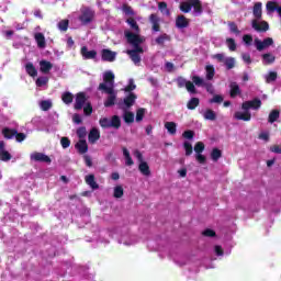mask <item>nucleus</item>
I'll return each mask as SVG.
<instances>
[{
    "mask_svg": "<svg viewBox=\"0 0 281 281\" xmlns=\"http://www.w3.org/2000/svg\"><path fill=\"white\" fill-rule=\"evenodd\" d=\"M126 23L134 32L133 33L132 31H125V37L127 38V43H130V45H133L134 47V49L127 50L126 54H128L134 65H139V63L142 61V57H139V54H144V48H142L140 45L146 41V38L139 35V25H137V22L133 18L127 19Z\"/></svg>",
    "mask_w": 281,
    "mask_h": 281,
    "instance_id": "obj_1",
    "label": "nucleus"
},
{
    "mask_svg": "<svg viewBox=\"0 0 281 281\" xmlns=\"http://www.w3.org/2000/svg\"><path fill=\"white\" fill-rule=\"evenodd\" d=\"M99 91L108 94L104 101V106H113L117 100V91L115 90V74L111 70H106L103 74V82L99 85Z\"/></svg>",
    "mask_w": 281,
    "mask_h": 281,
    "instance_id": "obj_2",
    "label": "nucleus"
},
{
    "mask_svg": "<svg viewBox=\"0 0 281 281\" xmlns=\"http://www.w3.org/2000/svg\"><path fill=\"white\" fill-rule=\"evenodd\" d=\"M262 102L259 99H255L252 101H246L241 105V111L235 113L236 120H243L244 122H249L251 120L250 109L254 111L260 109Z\"/></svg>",
    "mask_w": 281,
    "mask_h": 281,
    "instance_id": "obj_3",
    "label": "nucleus"
},
{
    "mask_svg": "<svg viewBox=\"0 0 281 281\" xmlns=\"http://www.w3.org/2000/svg\"><path fill=\"white\" fill-rule=\"evenodd\" d=\"M252 14L255 16V20L251 22L252 30H256V32H267L269 23L260 20L262 18V2H257L254 5Z\"/></svg>",
    "mask_w": 281,
    "mask_h": 281,
    "instance_id": "obj_4",
    "label": "nucleus"
},
{
    "mask_svg": "<svg viewBox=\"0 0 281 281\" xmlns=\"http://www.w3.org/2000/svg\"><path fill=\"white\" fill-rule=\"evenodd\" d=\"M137 89V86L135 85V81L133 79L128 80V85L123 89L125 93H130L122 102L119 103L120 109H123L126 111V109H131L133 104H135V100H137V95L131 91H135Z\"/></svg>",
    "mask_w": 281,
    "mask_h": 281,
    "instance_id": "obj_5",
    "label": "nucleus"
},
{
    "mask_svg": "<svg viewBox=\"0 0 281 281\" xmlns=\"http://www.w3.org/2000/svg\"><path fill=\"white\" fill-rule=\"evenodd\" d=\"M180 10L182 12H190V10H193V13L195 16H199L201 12H203V8L201 7V1L199 0H189L187 2L181 3Z\"/></svg>",
    "mask_w": 281,
    "mask_h": 281,
    "instance_id": "obj_6",
    "label": "nucleus"
},
{
    "mask_svg": "<svg viewBox=\"0 0 281 281\" xmlns=\"http://www.w3.org/2000/svg\"><path fill=\"white\" fill-rule=\"evenodd\" d=\"M101 128H120L122 126V121L120 120V116L114 115L111 120L103 117L99 121Z\"/></svg>",
    "mask_w": 281,
    "mask_h": 281,
    "instance_id": "obj_7",
    "label": "nucleus"
},
{
    "mask_svg": "<svg viewBox=\"0 0 281 281\" xmlns=\"http://www.w3.org/2000/svg\"><path fill=\"white\" fill-rule=\"evenodd\" d=\"M218 63H223L226 69H234L236 67V59L234 57H227L225 54H216L213 56Z\"/></svg>",
    "mask_w": 281,
    "mask_h": 281,
    "instance_id": "obj_8",
    "label": "nucleus"
},
{
    "mask_svg": "<svg viewBox=\"0 0 281 281\" xmlns=\"http://www.w3.org/2000/svg\"><path fill=\"white\" fill-rule=\"evenodd\" d=\"M273 45V38L267 37L263 41L259 38H255V47L258 52H262V49H269Z\"/></svg>",
    "mask_w": 281,
    "mask_h": 281,
    "instance_id": "obj_9",
    "label": "nucleus"
},
{
    "mask_svg": "<svg viewBox=\"0 0 281 281\" xmlns=\"http://www.w3.org/2000/svg\"><path fill=\"white\" fill-rule=\"evenodd\" d=\"M93 10L89 9V8H83L81 10V15L79 16V20L81 21V23H83V25H87L89 23H91V21H93Z\"/></svg>",
    "mask_w": 281,
    "mask_h": 281,
    "instance_id": "obj_10",
    "label": "nucleus"
},
{
    "mask_svg": "<svg viewBox=\"0 0 281 281\" xmlns=\"http://www.w3.org/2000/svg\"><path fill=\"white\" fill-rule=\"evenodd\" d=\"M205 150V145L202 142H199L194 146V153L195 154V159L199 164H205V156L201 153Z\"/></svg>",
    "mask_w": 281,
    "mask_h": 281,
    "instance_id": "obj_11",
    "label": "nucleus"
},
{
    "mask_svg": "<svg viewBox=\"0 0 281 281\" xmlns=\"http://www.w3.org/2000/svg\"><path fill=\"white\" fill-rule=\"evenodd\" d=\"M30 157H31V161H40L42 164H52V158H49V156L43 153L34 151L31 154Z\"/></svg>",
    "mask_w": 281,
    "mask_h": 281,
    "instance_id": "obj_12",
    "label": "nucleus"
},
{
    "mask_svg": "<svg viewBox=\"0 0 281 281\" xmlns=\"http://www.w3.org/2000/svg\"><path fill=\"white\" fill-rule=\"evenodd\" d=\"M80 54L83 60H95L98 58V52L89 50L87 46L81 47Z\"/></svg>",
    "mask_w": 281,
    "mask_h": 281,
    "instance_id": "obj_13",
    "label": "nucleus"
},
{
    "mask_svg": "<svg viewBox=\"0 0 281 281\" xmlns=\"http://www.w3.org/2000/svg\"><path fill=\"white\" fill-rule=\"evenodd\" d=\"M177 83H178V87H180V88L186 87V89H187V91H189V93H195L196 92V89L194 88V83H192L191 81L186 80L182 77H179L177 79Z\"/></svg>",
    "mask_w": 281,
    "mask_h": 281,
    "instance_id": "obj_14",
    "label": "nucleus"
},
{
    "mask_svg": "<svg viewBox=\"0 0 281 281\" xmlns=\"http://www.w3.org/2000/svg\"><path fill=\"white\" fill-rule=\"evenodd\" d=\"M116 56H117V53L112 52L110 49H103L101 52V58L105 63H113V61H115Z\"/></svg>",
    "mask_w": 281,
    "mask_h": 281,
    "instance_id": "obj_15",
    "label": "nucleus"
},
{
    "mask_svg": "<svg viewBox=\"0 0 281 281\" xmlns=\"http://www.w3.org/2000/svg\"><path fill=\"white\" fill-rule=\"evenodd\" d=\"M87 102V97H85V93L79 92L76 97V101H75V109L77 111H80V109H82V106H85V103Z\"/></svg>",
    "mask_w": 281,
    "mask_h": 281,
    "instance_id": "obj_16",
    "label": "nucleus"
},
{
    "mask_svg": "<svg viewBox=\"0 0 281 281\" xmlns=\"http://www.w3.org/2000/svg\"><path fill=\"white\" fill-rule=\"evenodd\" d=\"M52 67H54V65L50 61H40V71H42V74H49V71H52Z\"/></svg>",
    "mask_w": 281,
    "mask_h": 281,
    "instance_id": "obj_17",
    "label": "nucleus"
},
{
    "mask_svg": "<svg viewBox=\"0 0 281 281\" xmlns=\"http://www.w3.org/2000/svg\"><path fill=\"white\" fill-rule=\"evenodd\" d=\"M119 243L121 245H125L126 247H131V245H135V239L128 234L123 235L120 239Z\"/></svg>",
    "mask_w": 281,
    "mask_h": 281,
    "instance_id": "obj_18",
    "label": "nucleus"
},
{
    "mask_svg": "<svg viewBox=\"0 0 281 281\" xmlns=\"http://www.w3.org/2000/svg\"><path fill=\"white\" fill-rule=\"evenodd\" d=\"M88 139L90 144H95L98 139H100V130L98 128H92L89 133Z\"/></svg>",
    "mask_w": 281,
    "mask_h": 281,
    "instance_id": "obj_19",
    "label": "nucleus"
},
{
    "mask_svg": "<svg viewBox=\"0 0 281 281\" xmlns=\"http://www.w3.org/2000/svg\"><path fill=\"white\" fill-rule=\"evenodd\" d=\"M261 58L265 65H273L276 63V55L271 53L263 54Z\"/></svg>",
    "mask_w": 281,
    "mask_h": 281,
    "instance_id": "obj_20",
    "label": "nucleus"
},
{
    "mask_svg": "<svg viewBox=\"0 0 281 281\" xmlns=\"http://www.w3.org/2000/svg\"><path fill=\"white\" fill-rule=\"evenodd\" d=\"M139 172L145 177H150V167H148V162L142 161L138 166Z\"/></svg>",
    "mask_w": 281,
    "mask_h": 281,
    "instance_id": "obj_21",
    "label": "nucleus"
},
{
    "mask_svg": "<svg viewBox=\"0 0 281 281\" xmlns=\"http://www.w3.org/2000/svg\"><path fill=\"white\" fill-rule=\"evenodd\" d=\"M202 115L204 120H209L210 122H214V120H216V112H214V110L207 109L202 112Z\"/></svg>",
    "mask_w": 281,
    "mask_h": 281,
    "instance_id": "obj_22",
    "label": "nucleus"
},
{
    "mask_svg": "<svg viewBox=\"0 0 281 281\" xmlns=\"http://www.w3.org/2000/svg\"><path fill=\"white\" fill-rule=\"evenodd\" d=\"M76 148L77 150H79V153L81 155H85V153H87V150H89V147L87 146V140L80 139L77 144H76Z\"/></svg>",
    "mask_w": 281,
    "mask_h": 281,
    "instance_id": "obj_23",
    "label": "nucleus"
},
{
    "mask_svg": "<svg viewBox=\"0 0 281 281\" xmlns=\"http://www.w3.org/2000/svg\"><path fill=\"white\" fill-rule=\"evenodd\" d=\"M86 183L92 188V190H98L99 186L95 182V177L93 175L86 176Z\"/></svg>",
    "mask_w": 281,
    "mask_h": 281,
    "instance_id": "obj_24",
    "label": "nucleus"
},
{
    "mask_svg": "<svg viewBox=\"0 0 281 281\" xmlns=\"http://www.w3.org/2000/svg\"><path fill=\"white\" fill-rule=\"evenodd\" d=\"M176 25L179 30H183V27H188V19L183 15H179L176 20Z\"/></svg>",
    "mask_w": 281,
    "mask_h": 281,
    "instance_id": "obj_25",
    "label": "nucleus"
},
{
    "mask_svg": "<svg viewBox=\"0 0 281 281\" xmlns=\"http://www.w3.org/2000/svg\"><path fill=\"white\" fill-rule=\"evenodd\" d=\"M165 128L168 131L169 135H177V123L166 122Z\"/></svg>",
    "mask_w": 281,
    "mask_h": 281,
    "instance_id": "obj_26",
    "label": "nucleus"
},
{
    "mask_svg": "<svg viewBox=\"0 0 281 281\" xmlns=\"http://www.w3.org/2000/svg\"><path fill=\"white\" fill-rule=\"evenodd\" d=\"M2 135L5 137V139H12V137H15L16 135V130H12L10 127H4L2 130Z\"/></svg>",
    "mask_w": 281,
    "mask_h": 281,
    "instance_id": "obj_27",
    "label": "nucleus"
},
{
    "mask_svg": "<svg viewBox=\"0 0 281 281\" xmlns=\"http://www.w3.org/2000/svg\"><path fill=\"white\" fill-rule=\"evenodd\" d=\"M25 69H26V72L29 74V76H31L32 78H35V76L38 75V71H36V68L34 67L33 63H27L25 65Z\"/></svg>",
    "mask_w": 281,
    "mask_h": 281,
    "instance_id": "obj_28",
    "label": "nucleus"
},
{
    "mask_svg": "<svg viewBox=\"0 0 281 281\" xmlns=\"http://www.w3.org/2000/svg\"><path fill=\"white\" fill-rule=\"evenodd\" d=\"M35 41L37 43V46L41 49H44V47H45V35H43V33H36L35 34Z\"/></svg>",
    "mask_w": 281,
    "mask_h": 281,
    "instance_id": "obj_29",
    "label": "nucleus"
},
{
    "mask_svg": "<svg viewBox=\"0 0 281 281\" xmlns=\"http://www.w3.org/2000/svg\"><path fill=\"white\" fill-rule=\"evenodd\" d=\"M149 20L153 24L154 32H159V18L156 14H151Z\"/></svg>",
    "mask_w": 281,
    "mask_h": 281,
    "instance_id": "obj_30",
    "label": "nucleus"
},
{
    "mask_svg": "<svg viewBox=\"0 0 281 281\" xmlns=\"http://www.w3.org/2000/svg\"><path fill=\"white\" fill-rule=\"evenodd\" d=\"M206 71V80H212L214 78V75L216 74V70L214 69L213 65H207L205 67Z\"/></svg>",
    "mask_w": 281,
    "mask_h": 281,
    "instance_id": "obj_31",
    "label": "nucleus"
},
{
    "mask_svg": "<svg viewBox=\"0 0 281 281\" xmlns=\"http://www.w3.org/2000/svg\"><path fill=\"white\" fill-rule=\"evenodd\" d=\"M236 95H240V87H238L236 82H232L231 83V98H236Z\"/></svg>",
    "mask_w": 281,
    "mask_h": 281,
    "instance_id": "obj_32",
    "label": "nucleus"
},
{
    "mask_svg": "<svg viewBox=\"0 0 281 281\" xmlns=\"http://www.w3.org/2000/svg\"><path fill=\"white\" fill-rule=\"evenodd\" d=\"M61 100L65 104H71L74 102V94L70 92H64L61 95Z\"/></svg>",
    "mask_w": 281,
    "mask_h": 281,
    "instance_id": "obj_33",
    "label": "nucleus"
},
{
    "mask_svg": "<svg viewBox=\"0 0 281 281\" xmlns=\"http://www.w3.org/2000/svg\"><path fill=\"white\" fill-rule=\"evenodd\" d=\"M123 157L125 158L126 166H133V158H131V153L126 147L123 148Z\"/></svg>",
    "mask_w": 281,
    "mask_h": 281,
    "instance_id": "obj_34",
    "label": "nucleus"
},
{
    "mask_svg": "<svg viewBox=\"0 0 281 281\" xmlns=\"http://www.w3.org/2000/svg\"><path fill=\"white\" fill-rule=\"evenodd\" d=\"M254 36L246 34L243 36V43L247 46V47H251V45L255 44Z\"/></svg>",
    "mask_w": 281,
    "mask_h": 281,
    "instance_id": "obj_35",
    "label": "nucleus"
},
{
    "mask_svg": "<svg viewBox=\"0 0 281 281\" xmlns=\"http://www.w3.org/2000/svg\"><path fill=\"white\" fill-rule=\"evenodd\" d=\"M266 82H276L278 80V72L276 71H269L268 75L265 76Z\"/></svg>",
    "mask_w": 281,
    "mask_h": 281,
    "instance_id": "obj_36",
    "label": "nucleus"
},
{
    "mask_svg": "<svg viewBox=\"0 0 281 281\" xmlns=\"http://www.w3.org/2000/svg\"><path fill=\"white\" fill-rule=\"evenodd\" d=\"M278 117H280V111L273 110L269 114L268 122H270V124H273V122H278Z\"/></svg>",
    "mask_w": 281,
    "mask_h": 281,
    "instance_id": "obj_37",
    "label": "nucleus"
},
{
    "mask_svg": "<svg viewBox=\"0 0 281 281\" xmlns=\"http://www.w3.org/2000/svg\"><path fill=\"white\" fill-rule=\"evenodd\" d=\"M114 199H122L124 196V188L122 186H116L114 188Z\"/></svg>",
    "mask_w": 281,
    "mask_h": 281,
    "instance_id": "obj_38",
    "label": "nucleus"
},
{
    "mask_svg": "<svg viewBox=\"0 0 281 281\" xmlns=\"http://www.w3.org/2000/svg\"><path fill=\"white\" fill-rule=\"evenodd\" d=\"M42 111H49L52 109V100H44L40 102Z\"/></svg>",
    "mask_w": 281,
    "mask_h": 281,
    "instance_id": "obj_39",
    "label": "nucleus"
},
{
    "mask_svg": "<svg viewBox=\"0 0 281 281\" xmlns=\"http://www.w3.org/2000/svg\"><path fill=\"white\" fill-rule=\"evenodd\" d=\"M170 41V36L168 34H162L156 38L157 45H164Z\"/></svg>",
    "mask_w": 281,
    "mask_h": 281,
    "instance_id": "obj_40",
    "label": "nucleus"
},
{
    "mask_svg": "<svg viewBox=\"0 0 281 281\" xmlns=\"http://www.w3.org/2000/svg\"><path fill=\"white\" fill-rule=\"evenodd\" d=\"M123 117L127 124H131L135 121V114H133L132 112H128V111L124 112Z\"/></svg>",
    "mask_w": 281,
    "mask_h": 281,
    "instance_id": "obj_41",
    "label": "nucleus"
},
{
    "mask_svg": "<svg viewBox=\"0 0 281 281\" xmlns=\"http://www.w3.org/2000/svg\"><path fill=\"white\" fill-rule=\"evenodd\" d=\"M58 30H60V32H67L68 27H69V21L68 20H61L58 24H57Z\"/></svg>",
    "mask_w": 281,
    "mask_h": 281,
    "instance_id": "obj_42",
    "label": "nucleus"
},
{
    "mask_svg": "<svg viewBox=\"0 0 281 281\" xmlns=\"http://www.w3.org/2000/svg\"><path fill=\"white\" fill-rule=\"evenodd\" d=\"M47 82H49V78L47 77H40L36 79V87H45L47 85Z\"/></svg>",
    "mask_w": 281,
    "mask_h": 281,
    "instance_id": "obj_43",
    "label": "nucleus"
},
{
    "mask_svg": "<svg viewBox=\"0 0 281 281\" xmlns=\"http://www.w3.org/2000/svg\"><path fill=\"white\" fill-rule=\"evenodd\" d=\"M199 106V99L198 98H192L189 102H188V109H190L191 111L196 109Z\"/></svg>",
    "mask_w": 281,
    "mask_h": 281,
    "instance_id": "obj_44",
    "label": "nucleus"
},
{
    "mask_svg": "<svg viewBox=\"0 0 281 281\" xmlns=\"http://www.w3.org/2000/svg\"><path fill=\"white\" fill-rule=\"evenodd\" d=\"M226 45H227L229 52H236V41H234V38H227Z\"/></svg>",
    "mask_w": 281,
    "mask_h": 281,
    "instance_id": "obj_45",
    "label": "nucleus"
},
{
    "mask_svg": "<svg viewBox=\"0 0 281 281\" xmlns=\"http://www.w3.org/2000/svg\"><path fill=\"white\" fill-rule=\"evenodd\" d=\"M192 80H193V82H194V85L196 86V87H205V80H203V78H201V77H199V76H194L193 78H192Z\"/></svg>",
    "mask_w": 281,
    "mask_h": 281,
    "instance_id": "obj_46",
    "label": "nucleus"
},
{
    "mask_svg": "<svg viewBox=\"0 0 281 281\" xmlns=\"http://www.w3.org/2000/svg\"><path fill=\"white\" fill-rule=\"evenodd\" d=\"M146 114V109L140 108L136 112V122H142L144 120V115Z\"/></svg>",
    "mask_w": 281,
    "mask_h": 281,
    "instance_id": "obj_47",
    "label": "nucleus"
},
{
    "mask_svg": "<svg viewBox=\"0 0 281 281\" xmlns=\"http://www.w3.org/2000/svg\"><path fill=\"white\" fill-rule=\"evenodd\" d=\"M0 159H1V161H10V159H12V156L7 150H1Z\"/></svg>",
    "mask_w": 281,
    "mask_h": 281,
    "instance_id": "obj_48",
    "label": "nucleus"
},
{
    "mask_svg": "<svg viewBox=\"0 0 281 281\" xmlns=\"http://www.w3.org/2000/svg\"><path fill=\"white\" fill-rule=\"evenodd\" d=\"M211 158L213 159V161H218V159H221V150L218 149H213L211 153Z\"/></svg>",
    "mask_w": 281,
    "mask_h": 281,
    "instance_id": "obj_49",
    "label": "nucleus"
},
{
    "mask_svg": "<svg viewBox=\"0 0 281 281\" xmlns=\"http://www.w3.org/2000/svg\"><path fill=\"white\" fill-rule=\"evenodd\" d=\"M228 27H229V31L233 33V34H236L238 36V34H240V31L238 30V26L236 25V23L234 22H231L228 24Z\"/></svg>",
    "mask_w": 281,
    "mask_h": 281,
    "instance_id": "obj_50",
    "label": "nucleus"
},
{
    "mask_svg": "<svg viewBox=\"0 0 281 281\" xmlns=\"http://www.w3.org/2000/svg\"><path fill=\"white\" fill-rule=\"evenodd\" d=\"M160 12H162V14H170V12L168 11V5L166 4V2H160L158 5Z\"/></svg>",
    "mask_w": 281,
    "mask_h": 281,
    "instance_id": "obj_51",
    "label": "nucleus"
},
{
    "mask_svg": "<svg viewBox=\"0 0 281 281\" xmlns=\"http://www.w3.org/2000/svg\"><path fill=\"white\" fill-rule=\"evenodd\" d=\"M183 146H184L186 155L190 156L192 154V144L190 142H184Z\"/></svg>",
    "mask_w": 281,
    "mask_h": 281,
    "instance_id": "obj_52",
    "label": "nucleus"
},
{
    "mask_svg": "<svg viewBox=\"0 0 281 281\" xmlns=\"http://www.w3.org/2000/svg\"><path fill=\"white\" fill-rule=\"evenodd\" d=\"M83 113L86 115H91V113H93V108L90 105V103L83 105Z\"/></svg>",
    "mask_w": 281,
    "mask_h": 281,
    "instance_id": "obj_53",
    "label": "nucleus"
},
{
    "mask_svg": "<svg viewBox=\"0 0 281 281\" xmlns=\"http://www.w3.org/2000/svg\"><path fill=\"white\" fill-rule=\"evenodd\" d=\"M211 104H221L223 102V98L218 94L214 95L213 99L210 100Z\"/></svg>",
    "mask_w": 281,
    "mask_h": 281,
    "instance_id": "obj_54",
    "label": "nucleus"
},
{
    "mask_svg": "<svg viewBox=\"0 0 281 281\" xmlns=\"http://www.w3.org/2000/svg\"><path fill=\"white\" fill-rule=\"evenodd\" d=\"M122 10H123L124 14H127L128 16H133V14H135L133 12V9L128 5H123Z\"/></svg>",
    "mask_w": 281,
    "mask_h": 281,
    "instance_id": "obj_55",
    "label": "nucleus"
},
{
    "mask_svg": "<svg viewBox=\"0 0 281 281\" xmlns=\"http://www.w3.org/2000/svg\"><path fill=\"white\" fill-rule=\"evenodd\" d=\"M77 135L80 139H83V137L87 136V130L85 127H80L78 131H77Z\"/></svg>",
    "mask_w": 281,
    "mask_h": 281,
    "instance_id": "obj_56",
    "label": "nucleus"
},
{
    "mask_svg": "<svg viewBox=\"0 0 281 281\" xmlns=\"http://www.w3.org/2000/svg\"><path fill=\"white\" fill-rule=\"evenodd\" d=\"M241 58L246 65H251V56L247 53L241 54Z\"/></svg>",
    "mask_w": 281,
    "mask_h": 281,
    "instance_id": "obj_57",
    "label": "nucleus"
},
{
    "mask_svg": "<svg viewBox=\"0 0 281 281\" xmlns=\"http://www.w3.org/2000/svg\"><path fill=\"white\" fill-rule=\"evenodd\" d=\"M60 144H61L63 148H69L71 142H69V138L63 137L60 140Z\"/></svg>",
    "mask_w": 281,
    "mask_h": 281,
    "instance_id": "obj_58",
    "label": "nucleus"
},
{
    "mask_svg": "<svg viewBox=\"0 0 281 281\" xmlns=\"http://www.w3.org/2000/svg\"><path fill=\"white\" fill-rule=\"evenodd\" d=\"M203 236H207L209 238H212L214 236H216V233L210 228H206L204 232H203Z\"/></svg>",
    "mask_w": 281,
    "mask_h": 281,
    "instance_id": "obj_59",
    "label": "nucleus"
},
{
    "mask_svg": "<svg viewBox=\"0 0 281 281\" xmlns=\"http://www.w3.org/2000/svg\"><path fill=\"white\" fill-rule=\"evenodd\" d=\"M182 137H184V139H192V137H194V132H192V131H186V132L182 134Z\"/></svg>",
    "mask_w": 281,
    "mask_h": 281,
    "instance_id": "obj_60",
    "label": "nucleus"
},
{
    "mask_svg": "<svg viewBox=\"0 0 281 281\" xmlns=\"http://www.w3.org/2000/svg\"><path fill=\"white\" fill-rule=\"evenodd\" d=\"M25 134L24 133H19V132H16V134H15V139H16V142H25Z\"/></svg>",
    "mask_w": 281,
    "mask_h": 281,
    "instance_id": "obj_61",
    "label": "nucleus"
},
{
    "mask_svg": "<svg viewBox=\"0 0 281 281\" xmlns=\"http://www.w3.org/2000/svg\"><path fill=\"white\" fill-rule=\"evenodd\" d=\"M259 139H263V142H269L268 132H261L260 135H259Z\"/></svg>",
    "mask_w": 281,
    "mask_h": 281,
    "instance_id": "obj_62",
    "label": "nucleus"
},
{
    "mask_svg": "<svg viewBox=\"0 0 281 281\" xmlns=\"http://www.w3.org/2000/svg\"><path fill=\"white\" fill-rule=\"evenodd\" d=\"M204 87L206 88V91L209 93H214V86H212V83H204Z\"/></svg>",
    "mask_w": 281,
    "mask_h": 281,
    "instance_id": "obj_63",
    "label": "nucleus"
},
{
    "mask_svg": "<svg viewBox=\"0 0 281 281\" xmlns=\"http://www.w3.org/2000/svg\"><path fill=\"white\" fill-rule=\"evenodd\" d=\"M270 150H271L272 153H278V154H280V153H281V146H280V145H274V146H272V147L270 148Z\"/></svg>",
    "mask_w": 281,
    "mask_h": 281,
    "instance_id": "obj_64",
    "label": "nucleus"
}]
</instances>
